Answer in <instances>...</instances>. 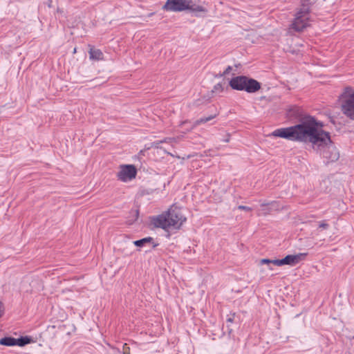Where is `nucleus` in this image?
I'll use <instances>...</instances> for the list:
<instances>
[{
  "label": "nucleus",
  "mask_w": 354,
  "mask_h": 354,
  "mask_svg": "<svg viewBox=\"0 0 354 354\" xmlns=\"http://www.w3.org/2000/svg\"><path fill=\"white\" fill-rule=\"evenodd\" d=\"M322 127L321 122L308 115L304 117L300 124L277 129L271 135L291 141L308 142L314 148H321L327 147L331 143L329 133L324 131Z\"/></svg>",
  "instance_id": "nucleus-1"
},
{
  "label": "nucleus",
  "mask_w": 354,
  "mask_h": 354,
  "mask_svg": "<svg viewBox=\"0 0 354 354\" xmlns=\"http://www.w3.org/2000/svg\"><path fill=\"white\" fill-rule=\"evenodd\" d=\"M185 221L186 217L181 209L175 205L171 206L167 211L151 218V224L155 227L163 230L180 229Z\"/></svg>",
  "instance_id": "nucleus-2"
},
{
  "label": "nucleus",
  "mask_w": 354,
  "mask_h": 354,
  "mask_svg": "<svg viewBox=\"0 0 354 354\" xmlns=\"http://www.w3.org/2000/svg\"><path fill=\"white\" fill-rule=\"evenodd\" d=\"M337 102L342 113L354 120V88L344 87L338 97Z\"/></svg>",
  "instance_id": "nucleus-3"
},
{
  "label": "nucleus",
  "mask_w": 354,
  "mask_h": 354,
  "mask_svg": "<svg viewBox=\"0 0 354 354\" xmlns=\"http://www.w3.org/2000/svg\"><path fill=\"white\" fill-rule=\"evenodd\" d=\"M229 84L234 90L245 91L248 93H255L261 88V84L258 81L245 76L233 77Z\"/></svg>",
  "instance_id": "nucleus-4"
},
{
  "label": "nucleus",
  "mask_w": 354,
  "mask_h": 354,
  "mask_svg": "<svg viewBox=\"0 0 354 354\" xmlns=\"http://www.w3.org/2000/svg\"><path fill=\"white\" fill-rule=\"evenodd\" d=\"M136 175L137 169L133 165H121L116 176L118 180L127 183L136 178Z\"/></svg>",
  "instance_id": "nucleus-5"
},
{
  "label": "nucleus",
  "mask_w": 354,
  "mask_h": 354,
  "mask_svg": "<svg viewBox=\"0 0 354 354\" xmlns=\"http://www.w3.org/2000/svg\"><path fill=\"white\" fill-rule=\"evenodd\" d=\"M309 10L303 8L297 13L292 28L296 31H301L309 25Z\"/></svg>",
  "instance_id": "nucleus-6"
},
{
  "label": "nucleus",
  "mask_w": 354,
  "mask_h": 354,
  "mask_svg": "<svg viewBox=\"0 0 354 354\" xmlns=\"http://www.w3.org/2000/svg\"><path fill=\"white\" fill-rule=\"evenodd\" d=\"M306 254L299 253L294 255H287L282 259H274L273 264L277 266H282L283 265L295 266L301 261L304 259Z\"/></svg>",
  "instance_id": "nucleus-7"
},
{
  "label": "nucleus",
  "mask_w": 354,
  "mask_h": 354,
  "mask_svg": "<svg viewBox=\"0 0 354 354\" xmlns=\"http://www.w3.org/2000/svg\"><path fill=\"white\" fill-rule=\"evenodd\" d=\"M188 0H167L163 6V10L167 11L180 12L186 10Z\"/></svg>",
  "instance_id": "nucleus-8"
},
{
  "label": "nucleus",
  "mask_w": 354,
  "mask_h": 354,
  "mask_svg": "<svg viewBox=\"0 0 354 354\" xmlns=\"http://www.w3.org/2000/svg\"><path fill=\"white\" fill-rule=\"evenodd\" d=\"M186 10H189L196 16H198L199 13H206L207 12V8L203 5L197 4L192 0L187 1Z\"/></svg>",
  "instance_id": "nucleus-9"
},
{
  "label": "nucleus",
  "mask_w": 354,
  "mask_h": 354,
  "mask_svg": "<svg viewBox=\"0 0 354 354\" xmlns=\"http://www.w3.org/2000/svg\"><path fill=\"white\" fill-rule=\"evenodd\" d=\"M89 58L94 61H101L104 59V54L101 50L95 48L94 46L89 45Z\"/></svg>",
  "instance_id": "nucleus-10"
},
{
  "label": "nucleus",
  "mask_w": 354,
  "mask_h": 354,
  "mask_svg": "<svg viewBox=\"0 0 354 354\" xmlns=\"http://www.w3.org/2000/svg\"><path fill=\"white\" fill-rule=\"evenodd\" d=\"M0 344L7 346H15V338L12 337H5L1 338L0 339Z\"/></svg>",
  "instance_id": "nucleus-11"
},
{
  "label": "nucleus",
  "mask_w": 354,
  "mask_h": 354,
  "mask_svg": "<svg viewBox=\"0 0 354 354\" xmlns=\"http://www.w3.org/2000/svg\"><path fill=\"white\" fill-rule=\"evenodd\" d=\"M31 342V338L28 336L21 337L20 338L18 339L15 338V345L19 346H24L28 344H30Z\"/></svg>",
  "instance_id": "nucleus-12"
},
{
  "label": "nucleus",
  "mask_w": 354,
  "mask_h": 354,
  "mask_svg": "<svg viewBox=\"0 0 354 354\" xmlns=\"http://www.w3.org/2000/svg\"><path fill=\"white\" fill-rule=\"evenodd\" d=\"M275 203H276L274 202V201L270 202V203H261V206L262 207V209H261L262 214L263 215L268 214L270 212L271 209H270V208L267 207V206H268V205H274Z\"/></svg>",
  "instance_id": "nucleus-13"
},
{
  "label": "nucleus",
  "mask_w": 354,
  "mask_h": 354,
  "mask_svg": "<svg viewBox=\"0 0 354 354\" xmlns=\"http://www.w3.org/2000/svg\"><path fill=\"white\" fill-rule=\"evenodd\" d=\"M153 241L151 237H146L140 240L133 241V244L138 247H142L147 243H150Z\"/></svg>",
  "instance_id": "nucleus-14"
},
{
  "label": "nucleus",
  "mask_w": 354,
  "mask_h": 354,
  "mask_svg": "<svg viewBox=\"0 0 354 354\" xmlns=\"http://www.w3.org/2000/svg\"><path fill=\"white\" fill-rule=\"evenodd\" d=\"M299 109L297 106H293V107L290 108L288 109V113H287L288 117L290 118L297 117L299 115Z\"/></svg>",
  "instance_id": "nucleus-15"
},
{
  "label": "nucleus",
  "mask_w": 354,
  "mask_h": 354,
  "mask_svg": "<svg viewBox=\"0 0 354 354\" xmlns=\"http://www.w3.org/2000/svg\"><path fill=\"white\" fill-rule=\"evenodd\" d=\"M214 117V116H209V117H207V118H201L199 120H197L195 122H194V127H196L198 125H200L201 124H203V123H205L209 120H211L212 119H213Z\"/></svg>",
  "instance_id": "nucleus-16"
},
{
  "label": "nucleus",
  "mask_w": 354,
  "mask_h": 354,
  "mask_svg": "<svg viewBox=\"0 0 354 354\" xmlns=\"http://www.w3.org/2000/svg\"><path fill=\"white\" fill-rule=\"evenodd\" d=\"M329 227V225L324 221H321L319 224V227L322 228L324 230L328 229Z\"/></svg>",
  "instance_id": "nucleus-17"
},
{
  "label": "nucleus",
  "mask_w": 354,
  "mask_h": 354,
  "mask_svg": "<svg viewBox=\"0 0 354 354\" xmlns=\"http://www.w3.org/2000/svg\"><path fill=\"white\" fill-rule=\"evenodd\" d=\"M273 261H274V260H270L268 259H262L260 260V264H270V263L273 264Z\"/></svg>",
  "instance_id": "nucleus-18"
},
{
  "label": "nucleus",
  "mask_w": 354,
  "mask_h": 354,
  "mask_svg": "<svg viewBox=\"0 0 354 354\" xmlns=\"http://www.w3.org/2000/svg\"><path fill=\"white\" fill-rule=\"evenodd\" d=\"M238 209H241V210L248 211V212L252 211V208L251 207H248V206H245V205H239L238 206Z\"/></svg>",
  "instance_id": "nucleus-19"
},
{
  "label": "nucleus",
  "mask_w": 354,
  "mask_h": 354,
  "mask_svg": "<svg viewBox=\"0 0 354 354\" xmlns=\"http://www.w3.org/2000/svg\"><path fill=\"white\" fill-rule=\"evenodd\" d=\"M214 91H222L223 90L222 85L221 84H216L214 87Z\"/></svg>",
  "instance_id": "nucleus-20"
},
{
  "label": "nucleus",
  "mask_w": 354,
  "mask_h": 354,
  "mask_svg": "<svg viewBox=\"0 0 354 354\" xmlns=\"http://www.w3.org/2000/svg\"><path fill=\"white\" fill-rule=\"evenodd\" d=\"M3 308H2V303L0 301V318L3 315Z\"/></svg>",
  "instance_id": "nucleus-21"
},
{
  "label": "nucleus",
  "mask_w": 354,
  "mask_h": 354,
  "mask_svg": "<svg viewBox=\"0 0 354 354\" xmlns=\"http://www.w3.org/2000/svg\"><path fill=\"white\" fill-rule=\"evenodd\" d=\"M76 53H77V48H75L73 49V54H75Z\"/></svg>",
  "instance_id": "nucleus-22"
},
{
  "label": "nucleus",
  "mask_w": 354,
  "mask_h": 354,
  "mask_svg": "<svg viewBox=\"0 0 354 354\" xmlns=\"http://www.w3.org/2000/svg\"><path fill=\"white\" fill-rule=\"evenodd\" d=\"M124 354H130L129 351H124Z\"/></svg>",
  "instance_id": "nucleus-23"
},
{
  "label": "nucleus",
  "mask_w": 354,
  "mask_h": 354,
  "mask_svg": "<svg viewBox=\"0 0 354 354\" xmlns=\"http://www.w3.org/2000/svg\"><path fill=\"white\" fill-rule=\"evenodd\" d=\"M227 321L231 322H232V319L231 318H229V319H227Z\"/></svg>",
  "instance_id": "nucleus-24"
},
{
  "label": "nucleus",
  "mask_w": 354,
  "mask_h": 354,
  "mask_svg": "<svg viewBox=\"0 0 354 354\" xmlns=\"http://www.w3.org/2000/svg\"><path fill=\"white\" fill-rule=\"evenodd\" d=\"M185 122H186L185 121V122H181V124H180V125H183V124L184 123H185Z\"/></svg>",
  "instance_id": "nucleus-25"
}]
</instances>
